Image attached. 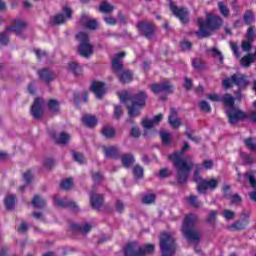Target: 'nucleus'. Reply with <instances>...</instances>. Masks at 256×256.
Instances as JSON below:
<instances>
[{
  "label": "nucleus",
  "instance_id": "nucleus-25",
  "mask_svg": "<svg viewBox=\"0 0 256 256\" xmlns=\"http://www.w3.org/2000/svg\"><path fill=\"white\" fill-rule=\"evenodd\" d=\"M70 229L76 233L77 231H81L83 235H87L89 231H91L92 226L89 223H83V224H77V223H71Z\"/></svg>",
  "mask_w": 256,
  "mask_h": 256
},
{
  "label": "nucleus",
  "instance_id": "nucleus-35",
  "mask_svg": "<svg viewBox=\"0 0 256 256\" xmlns=\"http://www.w3.org/2000/svg\"><path fill=\"white\" fill-rule=\"evenodd\" d=\"M218 10L220 11L222 17H224L225 19L229 18V16L231 15L229 7H227V4H225V2L223 1L218 2Z\"/></svg>",
  "mask_w": 256,
  "mask_h": 256
},
{
  "label": "nucleus",
  "instance_id": "nucleus-12",
  "mask_svg": "<svg viewBox=\"0 0 256 256\" xmlns=\"http://www.w3.org/2000/svg\"><path fill=\"white\" fill-rule=\"evenodd\" d=\"M219 187V181L215 178L209 180L204 179L200 182V185H197L196 190L199 195H207V190L215 191Z\"/></svg>",
  "mask_w": 256,
  "mask_h": 256
},
{
  "label": "nucleus",
  "instance_id": "nucleus-15",
  "mask_svg": "<svg viewBox=\"0 0 256 256\" xmlns=\"http://www.w3.org/2000/svg\"><path fill=\"white\" fill-rule=\"evenodd\" d=\"M150 89L154 95H159V93H173V85L170 82L153 83Z\"/></svg>",
  "mask_w": 256,
  "mask_h": 256
},
{
  "label": "nucleus",
  "instance_id": "nucleus-5",
  "mask_svg": "<svg viewBox=\"0 0 256 256\" xmlns=\"http://www.w3.org/2000/svg\"><path fill=\"white\" fill-rule=\"evenodd\" d=\"M153 253H155V245L145 244L141 247L136 241L129 242L124 248V256H146Z\"/></svg>",
  "mask_w": 256,
  "mask_h": 256
},
{
  "label": "nucleus",
  "instance_id": "nucleus-10",
  "mask_svg": "<svg viewBox=\"0 0 256 256\" xmlns=\"http://www.w3.org/2000/svg\"><path fill=\"white\" fill-rule=\"evenodd\" d=\"M136 29L142 37L151 41L155 37L157 26L153 22L140 21L137 23Z\"/></svg>",
  "mask_w": 256,
  "mask_h": 256
},
{
  "label": "nucleus",
  "instance_id": "nucleus-27",
  "mask_svg": "<svg viewBox=\"0 0 256 256\" xmlns=\"http://www.w3.org/2000/svg\"><path fill=\"white\" fill-rule=\"evenodd\" d=\"M31 203L35 209H44V207H46L47 205V200H45V198H42L41 195L36 194L34 195Z\"/></svg>",
  "mask_w": 256,
  "mask_h": 256
},
{
  "label": "nucleus",
  "instance_id": "nucleus-7",
  "mask_svg": "<svg viewBox=\"0 0 256 256\" xmlns=\"http://www.w3.org/2000/svg\"><path fill=\"white\" fill-rule=\"evenodd\" d=\"M76 40L79 42L78 53L81 57L89 58L93 54V45L89 40V34L79 32L76 35Z\"/></svg>",
  "mask_w": 256,
  "mask_h": 256
},
{
  "label": "nucleus",
  "instance_id": "nucleus-13",
  "mask_svg": "<svg viewBox=\"0 0 256 256\" xmlns=\"http://www.w3.org/2000/svg\"><path fill=\"white\" fill-rule=\"evenodd\" d=\"M241 219L236 220L230 226L232 231H245L247 229V225H249V218L251 217V212L247 210H243L241 212Z\"/></svg>",
  "mask_w": 256,
  "mask_h": 256
},
{
  "label": "nucleus",
  "instance_id": "nucleus-30",
  "mask_svg": "<svg viewBox=\"0 0 256 256\" xmlns=\"http://www.w3.org/2000/svg\"><path fill=\"white\" fill-rule=\"evenodd\" d=\"M15 201H17V196L15 194H10L5 197L4 205L7 211H12V209H14Z\"/></svg>",
  "mask_w": 256,
  "mask_h": 256
},
{
  "label": "nucleus",
  "instance_id": "nucleus-8",
  "mask_svg": "<svg viewBox=\"0 0 256 256\" xmlns=\"http://www.w3.org/2000/svg\"><path fill=\"white\" fill-rule=\"evenodd\" d=\"M233 85H236L238 89H247L249 80L245 74H233L231 77L225 78L222 81V87L224 89H231Z\"/></svg>",
  "mask_w": 256,
  "mask_h": 256
},
{
  "label": "nucleus",
  "instance_id": "nucleus-51",
  "mask_svg": "<svg viewBox=\"0 0 256 256\" xmlns=\"http://www.w3.org/2000/svg\"><path fill=\"white\" fill-rule=\"evenodd\" d=\"M247 39L250 42L255 41L256 39V34H255V26H250L247 30V34H246Z\"/></svg>",
  "mask_w": 256,
  "mask_h": 256
},
{
  "label": "nucleus",
  "instance_id": "nucleus-29",
  "mask_svg": "<svg viewBox=\"0 0 256 256\" xmlns=\"http://www.w3.org/2000/svg\"><path fill=\"white\" fill-rule=\"evenodd\" d=\"M118 77H119L120 83L125 85L133 81V72H131V70H125V71H122Z\"/></svg>",
  "mask_w": 256,
  "mask_h": 256
},
{
  "label": "nucleus",
  "instance_id": "nucleus-62",
  "mask_svg": "<svg viewBox=\"0 0 256 256\" xmlns=\"http://www.w3.org/2000/svg\"><path fill=\"white\" fill-rule=\"evenodd\" d=\"M131 137H134L135 139H139L141 137V130L137 126H133L130 131Z\"/></svg>",
  "mask_w": 256,
  "mask_h": 256
},
{
  "label": "nucleus",
  "instance_id": "nucleus-45",
  "mask_svg": "<svg viewBox=\"0 0 256 256\" xmlns=\"http://www.w3.org/2000/svg\"><path fill=\"white\" fill-rule=\"evenodd\" d=\"M243 143L250 151H256V141L253 137H248L243 140Z\"/></svg>",
  "mask_w": 256,
  "mask_h": 256
},
{
  "label": "nucleus",
  "instance_id": "nucleus-17",
  "mask_svg": "<svg viewBox=\"0 0 256 256\" xmlns=\"http://www.w3.org/2000/svg\"><path fill=\"white\" fill-rule=\"evenodd\" d=\"M54 205H56V207H61L62 209H67V207H70V209L75 212L79 211V206H77V203L70 201L67 198L59 199L57 196H54Z\"/></svg>",
  "mask_w": 256,
  "mask_h": 256
},
{
  "label": "nucleus",
  "instance_id": "nucleus-50",
  "mask_svg": "<svg viewBox=\"0 0 256 256\" xmlns=\"http://www.w3.org/2000/svg\"><path fill=\"white\" fill-rule=\"evenodd\" d=\"M61 189L64 191H69L71 187H73V179L67 178L66 180H63L60 184Z\"/></svg>",
  "mask_w": 256,
  "mask_h": 256
},
{
  "label": "nucleus",
  "instance_id": "nucleus-37",
  "mask_svg": "<svg viewBox=\"0 0 256 256\" xmlns=\"http://www.w3.org/2000/svg\"><path fill=\"white\" fill-rule=\"evenodd\" d=\"M103 137L106 139H113L115 137L116 131L114 127L111 126H104L101 131Z\"/></svg>",
  "mask_w": 256,
  "mask_h": 256
},
{
  "label": "nucleus",
  "instance_id": "nucleus-3",
  "mask_svg": "<svg viewBox=\"0 0 256 256\" xmlns=\"http://www.w3.org/2000/svg\"><path fill=\"white\" fill-rule=\"evenodd\" d=\"M197 25L199 30L195 32L198 39H207L211 37L213 31H218L223 25V18L215 14H207L206 21L203 18H198Z\"/></svg>",
  "mask_w": 256,
  "mask_h": 256
},
{
  "label": "nucleus",
  "instance_id": "nucleus-52",
  "mask_svg": "<svg viewBox=\"0 0 256 256\" xmlns=\"http://www.w3.org/2000/svg\"><path fill=\"white\" fill-rule=\"evenodd\" d=\"M222 194L224 199H231L232 195H231V186L228 184H225L222 187Z\"/></svg>",
  "mask_w": 256,
  "mask_h": 256
},
{
  "label": "nucleus",
  "instance_id": "nucleus-31",
  "mask_svg": "<svg viewBox=\"0 0 256 256\" xmlns=\"http://www.w3.org/2000/svg\"><path fill=\"white\" fill-rule=\"evenodd\" d=\"M52 139H54V141H56L57 145H67V143H69V134L65 133V132H61L59 134V138H57L56 134H52Z\"/></svg>",
  "mask_w": 256,
  "mask_h": 256
},
{
  "label": "nucleus",
  "instance_id": "nucleus-49",
  "mask_svg": "<svg viewBox=\"0 0 256 256\" xmlns=\"http://www.w3.org/2000/svg\"><path fill=\"white\" fill-rule=\"evenodd\" d=\"M192 133H193V130H191L190 128H187L186 131L184 132V135H186L187 138L190 139V141H193L194 143H200L201 138L197 136H193Z\"/></svg>",
  "mask_w": 256,
  "mask_h": 256
},
{
  "label": "nucleus",
  "instance_id": "nucleus-42",
  "mask_svg": "<svg viewBox=\"0 0 256 256\" xmlns=\"http://www.w3.org/2000/svg\"><path fill=\"white\" fill-rule=\"evenodd\" d=\"M207 53H211L212 57H218L220 65H223L224 57L223 53L219 51L216 47L209 48Z\"/></svg>",
  "mask_w": 256,
  "mask_h": 256
},
{
  "label": "nucleus",
  "instance_id": "nucleus-47",
  "mask_svg": "<svg viewBox=\"0 0 256 256\" xmlns=\"http://www.w3.org/2000/svg\"><path fill=\"white\" fill-rule=\"evenodd\" d=\"M188 203L191 207H194V209H199V207H201V201H199V198L195 195H190L188 197Z\"/></svg>",
  "mask_w": 256,
  "mask_h": 256
},
{
  "label": "nucleus",
  "instance_id": "nucleus-16",
  "mask_svg": "<svg viewBox=\"0 0 256 256\" xmlns=\"http://www.w3.org/2000/svg\"><path fill=\"white\" fill-rule=\"evenodd\" d=\"M30 113L34 119H41L43 117V99L35 98L31 106Z\"/></svg>",
  "mask_w": 256,
  "mask_h": 256
},
{
  "label": "nucleus",
  "instance_id": "nucleus-23",
  "mask_svg": "<svg viewBox=\"0 0 256 256\" xmlns=\"http://www.w3.org/2000/svg\"><path fill=\"white\" fill-rule=\"evenodd\" d=\"M38 76L44 83H51L55 81V73H53L49 68H43L38 70Z\"/></svg>",
  "mask_w": 256,
  "mask_h": 256
},
{
  "label": "nucleus",
  "instance_id": "nucleus-43",
  "mask_svg": "<svg viewBox=\"0 0 256 256\" xmlns=\"http://www.w3.org/2000/svg\"><path fill=\"white\" fill-rule=\"evenodd\" d=\"M59 105V101L55 99H50L47 103V107L52 113H59Z\"/></svg>",
  "mask_w": 256,
  "mask_h": 256
},
{
  "label": "nucleus",
  "instance_id": "nucleus-34",
  "mask_svg": "<svg viewBox=\"0 0 256 256\" xmlns=\"http://www.w3.org/2000/svg\"><path fill=\"white\" fill-rule=\"evenodd\" d=\"M115 11V6L109 4L107 1L101 2L99 6V12L104 14L113 13Z\"/></svg>",
  "mask_w": 256,
  "mask_h": 256
},
{
  "label": "nucleus",
  "instance_id": "nucleus-64",
  "mask_svg": "<svg viewBox=\"0 0 256 256\" xmlns=\"http://www.w3.org/2000/svg\"><path fill=\"white\" fill-rule=\"evenodd\" d=\"M44 167L46 169H53L55 167V160H53L52 158H46L44 160Z\"/></svg>",
  "mask_w": 256,
  "mask_h": 256
},
{
  "label": "nucleus",
  "instance_id": "nucleus-44",
  "mask_svg": "<svg viewBox=\"0 0 256 256\" xmlns=\"http://www.w3.org/2000/svg\"><path fill=\"white\" fill-rule=\"evenodd\" d=\"M244 177L249 181L250 187H252V189H256L255 172H253V171H247V172L244 174Z\"/></svg>",
  "mask_w": 256,
  "mask_h": 256
},
{
  "label": "nucleus",
  "instance_id": "nucleus-48",
  "mask_svg": "<svg viewBox=\"0 0 256 256\" xmlns=\"http://www.w3.org/2000/svg\"><path fill=\"white\" fill-rule=\"evenodd\" d=\"M156 199L157 196L155 194H146L142 197V203L144 205H151L152 203H155Z\"/></svg>",
  "mask_w": 256,
  "mask_h": 256
},
{
  "label": "nucleus",
  "instance_id": "nucleus-26",
  "mask_svg": "<svg viewBox=\"0 0 256 256\" xmlns=\"http://www.w3.org/2000/svg\"><path fill=\"white\" fill-rule=\"evenodd\" d=\"M81 121L83 125H85V127H88L89 129H93V127H96L98 123L97 117L90 114L83 115Z\"/></svg>",
  "mask_w": 256,
  "mask_h": 256
},
{
  "label": "nucleus",
  "instance_id": "nucleus-20",
  "mask_svg": "<svg viewBox=\"0 0 256 256\" xmlns=\"http://www.w3.org/2000/svg\"><path fill=\"white\" fill-rule=\"evenodd\" d=\"M126 53L125 52H118L116 54V56L112 59V63H111V67H112V71H114V73H119L121 71H123V63H121V59H123V57H125Z\"/></svg>",
  "mask_w": 256,
  "mask_h": 256
},
{
  "label": "nucleus",
  "instance_id": "nucleus-38",
  "mask_svg": "<svg viewBox=\"0 0 256 256\" xmlns=\"http://www.w3.org/2000/svg\"><path fill=\"white\" fill-rule=\"evenodd\" d=\"M71 153L73 161L79 163V165H84V163H87V160L85 159V155H83V153L77 152L75 150H72Z\"/></svg>",
  "mask_w": 256,
  "mask_h": 256
},
{
  "label": "nucleus",
  "instance_id": "nucleus-60",
  "mask_svg": "<svg viewBox=\"0 0 256 256\" xmlns=\"http://www.w3.org/2000/svg\"><path fill=\"white\" fill-rule=\"evenodd\" d=\"M222 215L226 221H231V219H235V213L231 210H224L222 212Z\"/></svg>",
  "mask_w": 256,
  "mask_h": 256
},
{
  "label": "nucleus",
  "instance_id": "nucleus-14",
  "mask_svg": "<svg viewBox=\"0 0 256 256\" xmlns=\"http://www.w3.org/2000/svg\"><path fill=\"white\" fill-rule=\"evenodd\" d=\"M63 13H65L66 16L63 15ZM72 17L73 10L67 6H64L62 8V13H58L52 18V25H63L67 19H71Z\"/></svg>",
  "mask_w": 256,
  "mask_h": 256
},
{
  "label": "nucleus",
  "instance_id": "nucleus-21",
  "mask_svg": "<svg viewBox=\"0 0 256 256\" xmlns=\"http://www.w3.org/2000/svg\"><path fill=\"white\" fill-rule=\"evenodd\" d=\"M103 153L107 159H121L117 146H103Z\"/></svg>",
  "mask_w": 256,
  "mask_h": 256
},
{
  "label": "nucleus",
  "instance_id": "nucleus-41",
  "mask_svg": "<svg viewBox=\"0 0 256 256\" xmlns=\"http://www.w3.org/2000/svg\"><path fill=\"white\" fill-rule=\"evenodd\" d=\"M195 170H194V177L193 181L194 183H197V185H200L201 181H204L203 177H201V166L199 164L194 165Z\"/></svg>",
  "mask_w": 256,
  "mask_h": 256
},
{
  "label": "nucleus",
  "instance_id": "nucleus-59",
  "mask_svg": "<svg viewBox=\"0 0 256 256\" xmlns=\"http://www.w3.org/2000/svg\"><path fill=\"white\" fill-rule=\"evenodd\" d=\"M0 45H9V35L7 32L0 33Z\"/></svg>",
  "mask_w": 256,
  "mask_h": 256
},
{
  "label": "nucleus",
  "instance_id": "nucleus-46",
  "mask_svg": "<svg viewBox=\"0 0 256 256\" xmlns=\"http://www.w3.org/2000/svg\"><path fill=\"white\" fill-rule=\"evenodd\" d=\"M144 169L141 165L136 164L133 168L134 179H143Z\"/></svg>",
  "mask_w": 256,
  "mask_h": 256
},
{
  "label": "nucleus",
  "instance_id": "nucleus-4",
  "mask_svg": "<svg viewBox=\"0 0 256 256\" xmlns=\"http://www.w3.org/2000/svg\"><path fill=\"white\" fill-rule=\"evenodd\" d=\"M199 221V217L195 214H188L185 216L182 224V235L191 243H199L201 241V235L195 227V223Z\"/></svg>",
  "mask_w": 256,
  "mask_h": 256
},
{
  "label": "nucleus",
  "instance_id": "nucleus-2",
  "mask_svg": "<svg viewBox=\"0 0 256 256\" xmlns=\"http://www.w3.org/2000/svg\"><path fill=\"white\" fill-rule=\"evenodd\" d=\"M120 101L123 103L127 101H131V105L127 107L128 115L131 118L139 117L141 115V111L147 105V92L141 90L136 94H129V92H120L118 93Z\"/></svg>",
  "mask_w": 256,
  "mask_h": 256
},
{
  "label": "nucleus",
  "instance_id": "nucleus-56",
  "mask_svg": "<svg viewBox=\"0 0 256 256\" xmlns=\"http://www.w3.org/2000/svg\"><path fill=\"white\" fill-rule=\"evenodd\" d=\"M199 107L204 113H211V105H209V102L202 100L199 103Z\"/></svg>",
  "mask_w": 256,
  "mask_h": 256
},
{
  "label": "nucleus",
  "instance_id": "nucleus-22",
  "mask_svg": "<svg viewBox=\"0 0 256 256\" xmlns=\"http://www.w3.org/2000/svg\"><path fill=\"white\" fill-rule=\"evenodd\" d=\"M104 198L101 194H95V192H92L90 194V204L92 209H96L99 211L101 207H103Z\"/></svg>",
  "mask_w": 256,
  "mask_h": 256
},
{
  "label": "nucleus",
  "instance_id": "nucleus-24",
  "mask_svg": "<svg viewBox=\"0 0 256 256\" xmlns=\"http://www.w3.org/2000/svg\"><path fill=\"white\" fill-rule=\"evenodd\" d=\"M168 123L171 125V127H173V129H179L181 127V120L179 119L177 110L175 108L170 109Z\"/></svg>",
  "mask_w": 256,
  "mask_h": 256
},
{
  "label": "nucleus",
  "instance_id": "nucleus-58",
  "mask_svg": "<svg viewBox=\"0 0 256 256\" xmlns=\"http://www.w3.org/2000/svg\"><path fill=\"white\" fill-rule=\"evenodd\" d=\"M229 199L232 205H239V203H243V198H241L239 194H234Z\"/></svg>",
  "mask_w": 256,
  "mask_h": 256
},
{
  "label": "nucleus",
  "instance_id": "nucleus-6",
  "mask_svg": "<svg viewBox=\"0 0 256 256\" xmlns=\"http://www.w3.org/2000/svg\"><path fill=\"white\" fill-rule=\"evenodd\" d=\"M160 249L162 252L161 256H175L177 244L175 243V238L168 232H163L160 235Z\"/></svg>",
  "mask_w": 256,
  "mask_h": 256
},
{
  "label": "nucleus",
  "instance_id": "nucleus-57",
  "mask_svg": "<svg viewBox=\"0 0 256 256\" xmlns=\"http://www.w3.org/2000/svg\"><path fill=\"white\" fill-rule=\"evenodd\" d=\"M241 159H243L244 165H253V157L251 156V154L242 153Z\"/></svg>",
  "mask_w": 256,
  "mask_h": 256
},
{
  "label": "nucleus",
  "instance_id": "nucleus-9",
  "mask_svg": "<svg viewBox=\"0 0 256 256\" xmlns=\"http://www.w3.org/2000/svg\"><path fill=\"white\" fill-rule=\"evenodd\" d=\"M226 116L230 125H237V123H243L249 119V113L237 108L226 110Z\"/></svg>",
  "mask_w": 256,
  "mask_h": 256
},
{
  "label": "nucleus",
  "instance_id": "nucleus-28",
  "mask_svg": "<svg viewBox=\"0 0 256 256\" xmlns=\"http://www.w3.org/2000/svg\"><path fill=\"white\" fill-rule=\"evenodd\" d=\"M120 159L125 169H131V167H133V164L135 163V157L133 156V154H123L122 156H120Z\"/></svg>",
  "mask_w": 256,
  "mask_h": 256
},
{
  "label": "nucleus",
  "instance_id": "nucleus-36",
  "mask_svg": "<svg viewBox=\"0 0 256 256\" xmlns=\"http://www.w3.org/2000/svg\"><path fill=\"white\" fill-rule=\"evenodd\" d=\"M251 63H255V56L253 54H247L240 59L242 67H251Z\"/></svg>",
  "mask_w": 256,
  "mask_h": 256
},
{
  "label": "nucleus",
  "instance_id": "nucleus-32",
  "mask_svg": "<svg viewBox=\"0 0 256 256\" xmlns=\"http://www.w3.org/2000/svg\"><path fill=\"white\" fill-rule=\"evenodd\" d=\"M223 103L224 107H230L231 109H235V98L229 93H226L222 99L221 102Z\"/></svg>",
  "mask_w": 256,
  "mask_h": 256
},
{
  "label": "nucleus",
  "instance_id": "nucleus-54",
  "mask_svg": "<svg viewBox=\"0 0 256 256\" xmlns=\"http://www.w3.org/2000/svg\"><path fill=\"white\" fill-rule=\"evenodd\" d=\"M121 115H123V107L121 105H114V118L116 121L121 119Z\"/></svg>",
  "mask_w": 256,
  "mask_h": 256
},
{
  "label": "nucleus",
  "instance_id": "nucleus-39",
  "mask_svg": "<svg viewBox=\"0 0 256 256\" xmlns=\"http://www.w3.org/2000/svg\"><path fill=\"white\" fill-rule=\"evenodd\" d=\"M192 67L195 71H204L205 70V61L201 58L192 59Z\"/></svg>",
  "mask_w": 256,
  "mask_h": 256
},
{
  "label": "nucleus",
  "instance_id": "nucleus-33",
  "mask_svg": "<svg viewBox=\"0 0 256 256\" xmlns=\"http://www.w3.org/2000/svg\"><path fill=\"white\" fill-rule=\"evenodd\" d=\"M68 71L73 73V75L78 76L83 73V68L77 62L68 63Z\"/></svg>",
  "mask_w": 256,
  "mask_h": 256
},
{
  "label": "nucleus",
  "instance_id": "nucleus-19",
  "mask_svg": "<svg viewBox=\"0 0 256 256\" xmlns=\"http://www.w3.org/2000/svg\"><path fill=\"white\" fill-rule=\"evenodd\" d=\"M90 91L94 93L97 99H103V95H105V83L99 81L92 82Z\"/></svg>",
  "mask_w": 256,
  "mask_h": 256
},
{
  "label": "nucleus",
  "instance_id": "nucleus-53",
  "mask_svg": "<svg viewBox=\"0 0 256 256\" xmlns=\"http://www.w3.org/2000/svg\"><path fill=\"white\" fill-rule=\"evenodd\" d=\"M218 212L216 210H211L206 218V223H215L217 221Z\"/></svg>",
  "mask_w": 256,
  "mask_h": 256
},
{
  "label": "nucleus",
  "instance_id": "nucleus-40",
  "mask_svg": "<svg viewBox=\"0 0 256 256\" xmlns=\"http://www.w3.org/2000/svg\"><path fill=\"white\" fill-rule=\"evenodd\" d=\"M243 21L245 25H251L252 23H255V14H253V11L246 10L243 15Z\"/></svg>",
  "mask_w": 256,
  "mask_h": 256
},
{
  "label": "nucleus",
  "instance_id": "nucleus-18",
  "mask_svg": "<svg viewBox=\"0 0 256 256\" xmlns=\"http://www.w3.org/2000/svg\"><path fill=\"white\" fill-rule=\"evenodd\" d=\"M26 27L27 22L20 19H16L12 21L11 26L6 27V31H13L14 33H16V35H21V33L25 31Z\"/></svg>",
  "mask_w": 256,
  "mask_h": 256
},
{
  "label": "nucleus",
  "instance_id": "nucleus-1",
  "mask_svg": "<svg viewBox=\"0 0 256 256\" xmlns=\"http://www.w3.org/2000/svg\"><path fill=\"white\" fill-rule=\"evenodd\" d=\"M189 149H191L189 142H184L181 151L168 155V159L172 161L173 167L176 169V181L179 185H185L187 183L191 169H193V163L182 159L183 154L189 151Z\"/></svg>",
  "mask_w": 256,
  "mask_h": 256
},
{
  "label": "nucleus",
  "instance_id": "nucleus-61",
  "mask_svg": "<svg viewBox=\"0 0 256 256\" xmlns=\"http://www.w3.org/2000/svg\"><path fill=\"white\" fill-rule=\"evenodd\" d=\"M97 25H98L97 20L92 19L86 22L85 27L87 29H90L91 31H95V29H97Z\"/></svg>",
  "mask_w": 256,
  "mask_h": 256
},
{
  "label": "nucleus",
  "instance_id": "nucleus-11",
  "mask_svg": "<svg viewBox=\"0 0 256 256\" xmlns=\"http://www.w3.org/2000/svg\"><path fill=\"white\" fill-rule=\"evenodd\" d=\"M168 1H170L169 7L172 15L179 19L182 25H187V23H189V10L185 7H179L175 5V2H173V0Z\"/></svg>",
  "mask_w": 256,
  "mask_h": 256
},
{
  "label": "nucleus",
  "instance_id": "nucleus-55",
  "mask_svg": "<svg viewBox=\"0 0 256 256\" xmlns=\"http://www.w3.org/2000/svg\"><path fill=\"white\" fill-rule=\"evenodd\" d=\"M160 137L164 145H169L171 143V134L168 132H161Z\"/></svg>",
  "mask_w": 256,
  "mask_h": 256
},
{
  "label": "nucleus",
  "instance_id": "nucleus-63",
  "mask_svg": "<svg viewBox=\"0 0 256 256\" xmlns=\"http://www.w3.org/2000/svg\"><path fill=\"white\" fill-rule=\"evenodd\" d=\"M180 47L182 51H191V47H193V44L187 40H184L180 42Z\"/></svg>",
  "mask_w": 256,
  "mask_h": 256
}]
</instances>
